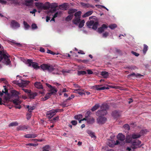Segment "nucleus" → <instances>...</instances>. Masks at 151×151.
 <instances>
[{"label":"nucleus","instance_id":"5fc2aeb1","mask_svg":"<svg viewBox=\"0 0 151 151\" xmlns=\"http://www.w3.org/2000/svg\"><path fill=\"white\" fill-rule=\"evenodd\" d=\"M0 81L1 82L2 81H3L4 83L6 84H7V83H8V82L6 80V79H5V78H1L0 79Z\"/></svg>","mask_w":151,"mask_h":151},{"label":"nucleus","instance_id":"0eeeda50","mask_svg":"<svg viewBox=\"0 0 151 151\" xmlns=\"http://www.w3.org/2000/svg\"><path fill=\"white\" fill-rule=\"evenodd\" d=\"M98 123L103 124L107 120L106 118L105 117L99 116L97 119Z\"/></svg>","mask_w":151,"mask_h":151},{"label":"nucleus","instance_id":"ddd939ff","mask_svg":"<svg viewBox=\"0 0 151 151\" xmlns=\"http://www.w3.org/2000/svg\"><path fill=\"white\" fill-rule=\"evenodd\" d=\"M49 9L50 8L51 9H53V11L54 12L56 11V8L58 6V4L55 3H52L50 4L49 2Z\"/></svg>","mask_w":151,"mask_h":151},{"label":"nucleus","instance_id":"c756f323","mask_svg":"<svg viewBox=\"0 0 151 151\" xmlns=\"http://www.w3.org/2000/svg\"><path fill=\"white\" fill-rule=\"evenodd\" d=\"M98 24L99 23L98 22H94L93 24L92 25V28L95 30H96L97 28Z\"/></svg>","mask_w":151,"mask_h":151},{"label":"nucleus","instance_id":"72a5a7b5","mask_svg":"<svg viewBox=\"0 0 151 151\" xmlns=\"http://www.w3.org/2000/svg\"><path fill=\"white\" fill-rule=\"evenodd\" d=\"M141 137V135L139 134H133L132 135V138L133 139H135L137 138H139Z\"/></svg>","mask_w":151,"mask_h":151},{"label":"nucleus","instance_id":"f8f14e48","mask_svg":"<svg viewBox=\"0 0 151 151\" xmlns=\"http://www.w3.org/2000/svg\"><path fill=\"white\" fill-rule=\"evenodd\" d=\"M29 82L27 81H23L21 83H18L17 84L19 87H21L22 88L26 87L28 84Z\"/></svg>","mask_w":151,"mask_h":151},{"label":"nucleus","instance_id":"f704fd0d","mask_svg":"<svg viewBox=\"0 0 151 151\" xmlns=\"http://www.w3.org/2000/svg\"><path fill=\"white\" fill-rule=\"evenodd\" d=\"M81 11H78L77 12L75 13L74 14V16H75V18H79V19H80L81 18Z\"/></svg>","mask_w":151,"mask_h":151},{"label":"nucleus","instance_id":"3c124183","mask_svg":"<svg viewBox=\"0 0 151 151\" xmlns=\"http://www.w3.org/2000/svg\"><path fill=\"white\" fill-rule=\"evenodd\" d=\"M12 45H15L16 46L18 47H21L22 46V45L20 44V43H15L14 42H12Z\"/></svg>","mask_w":151,"mask_h":151},{"label":"nucleus","instance_id":"e2e57ef3","mask_svg":"<svg viewBox=\"0 0 151 151\" xmlns=\"http://www.w3.org/2000/svg\"><path fill=\"white\" fill-rule=\"evenodd\" d=\"M7 3V1L4 0H0V3L2 4H6Z\"/></svg>","mask_w":151,"mask_h":151},{"label":"nucleus","instance_id":"a18cd8bd","mask_svg":"<svg viewBox=\"0 0 151 151\" xmlns=\"http://www.w3.org/2000/svg\"><path fill=\"white\" fill-rule=\"evenodd\" d=\"M27 108L28 109V111L29 112H31L33 110H34L35 108V107L34 106L31 107V106H27Z\"/></svg>","mask_w":151,"mask_h":151},{"label":"nucleus","instance_id":"c9c22d12","mask_svg":"<svg viewBox=\"0 0 151 151\" xmlns=\"http://www.w3.org/2000/svg\"><path fill=\"white\" fill-rule=\"evenodd\" d=\"M81 5L83 7H85L88 8L90 6L92 7V6H91L89 4H85L83 2H81L80 3Z\"/></svg>","mask_w":151,"mask_h":151},{"label":"nucleus","instance_id":"423d86ee","mask_svg":"<svg viewBox=\"0 0 151 151\" xmlns=\"http://www.w3.org/2000/svg\"><path fill=\"white\" fill-rule=\"evenodd\" d=\"M46 85L50 88L49 92L51 95H55L57 92L58 90L55 86H52L48 83H46Z\"/></svg>","mask_w":151,"mask_h":151},{"label":"nucleus","instance_id":"a211bd4d","mask_svg":"<svg viewBox=\"0 0 151 151\" xmlns=\"http://www.w3.org/2000/svg\"><path fill=\"white\" fill-rule=\"evenodd\" d=\"M37 136V134H27L24 136V137L27 138H34Z\"/></svg>","mask_w":151,"mask_h":151},{"label":"nucleus","instance_id":"338daca9","mask_svg":"<svg viewBox=\"0 0 151 151\" xmlns=\"http://www.w3.org/2000/svg\"><path fill=\"white\" fill-rule=\"evenodd\" d=\"M71 123L73 125H75L77 124V122L76 120H73L71 122Z\"/></svg>","mask_w":151,"mask_h":151},{"label":"nucleus","instance_id":"473e14b6","mask_svg":"<svg viewBox=\"0 0 151 151\" xmlns=\"http://www.w3.org/2000/svg\"><path fill=\"white\" fill-rule=\"evenodd\" d=\"M93 13V11H88L85 14L83 15V17H88L91 15L92 13Z\"/></svg>","mask_w":151,"mask_h":151},{"label":"nucleus","instance_id":"2eb2a0df","mask_svg":"<svg viewBox=\"0 0 151 151\" xmlns=\"http://www.w3.org/2000/svg\"><path fill=\"white\" fill-rule=\"evenodd\" d=\"M112 115L114 118L116 119L120 116V114L118 111L115 110L112 112Z\"/></svg>","mask_w":151,"mask_h":151},{"label":"nucleus","instance_id":"39448f33","mask_svg":"<svg viewBox=\"0 0 151 151\" xmlns=\"http://www.w3.org/2000/svg\"><path fill=\"white\" fill-rule=\"evenodd\" d=\"M27 64H28V66H32L35 69H39L40 67L38 65L37 63L33 62L32 60L31 59H27L26 62Z\"/></svg>","mask_w":151,"mask_h":151},{"label":"nucleus","instance_id":"bf43d9fd","mask_svg":"<svg viewBox=\"0 0 151 151\" xmlns=\"http://www.w3.org/2000/svg\"><path fill=\"white\" fill-rule=\"evenodd\" d=\"M109 35V33L108 32H105L103 34V36L104 37H106Z\"/></svg>","mask_w":151,"mask_h":151},{"label":"nucleus","instance_id":"6e6d98bb","mask_svg":"<svg viewBox=\"0 0 151 151\" xmlns=\"http://www.w3.org/2000/svg\"><path fill=\"white\" fill-rule=\"evenodd\" d=\"M54 110H55V112L56 114L57 112H61L62 111H63V109H54Z\"/></svg>","mask_w":151,"mask_h":151},{"label":"nucleus","instance_id":"aec40b11","mask_svg":"<svg viewBox=\"0 0 151 151\" xmlns=\"http://www.w3.org/2000/svg\"><path fill=\"white\" fill-rule=\"evenodd\" d=\"M28 127V126H20L17 127V129L18 130H24L27 129Z\"/></svg>","mask_w":151,"mask_h":151},{"label":"nucleus","instance_id":"cd10ccee","mask_svg":"<svg viewBox=\"0 0 151 151\" xmlns=\"http://www.w3.org/2000/svg\"><path fill=\"white\" fill-rule=\"evenodd\" d=\"M80 21V19L78 18H75L73 20V22L76 25H78Z\"/></svg>","mask_w":151,"mask_h":151},{"label":"nucleus","instance_id":"4be33fe9","mask_svg":"<svg viewBox=\"0 0 151 151\" xmlns=\"http://www.w3.org/2000/svg\"><path fill=\"white\" fill-rule=\"evenodd\" d=\"M3 87L4 88V90H3L2 91V92L0 91V96H3V93H5V94L7 95L9 94L8 93V90L6 88V86H4Z\"/></svg>","mask_w":151,"mask_h":151},{"label":"nucleus","instance_id":"7ed1b4c3","mask_svg":"<svg viewBox=\"0 0 151 151\" xmlns=\"http://www.w3.org/2000/svg\"><path fill=\"white\" fill-rule=\"evenodd\" d=\"M49 2H46L43 4L42 3L35 2V5L37 8L39 10H47L49 9Z\"/></svg>","mask_w":151,"mask_h":151},{"label":"nucleus","instance_id":"a19ab883","mask_svg":"<svg viewBox=\"0 0 151 151\" xmlns=\"http://www.w3.org/2000/svg\"><path fill=\"white\" fill-rule=\"evenodd\" d=\"M85 22L84 20H83L81 21H80L79 22V24L78 27L80 28H82L84 25V23H85Z\"/></svg>","mask_w":151,"mask_h":151},{"label":"nucleus","instance_id":"1a4fd4ad","mask_svg":"<svg viewBox=\"0 0 151 151\" xmlns=\"http://www.w3.org/2000/svg\"><path fill=\"white\" fill-rule=\"evenodd\" d=\"M13 102L16 105H19L18 106H15V107L16 108L20 109L21 107L19 104L21 103V101L18 99H15L13 100Z\"/></svg>","mask_w":151,"mask_h":151},{"label":"nucleus","instance_id":"5701e85b","mask_svg":"<svg viewBox=\"0 0 151 151\" xmlns=\"http://www.w3.org/2000/svg\"><path fill=\"white\" fill-rule=\"evenodd\" d=\"M101 74L104 78H108L109 76L108 72L105 71H102Z\"/></svg>","mask_w":151,"mask_h":151},{"label":"nucleus","instance_id":"dca6fc26","mask_svg":"<svg viewBox=\"0 0 151 151\" xmlns=\"http://www.w3.org/2000/svg\"><path fill=\"white\" fill-rule=\"evenodd\" d=\"M37 95V93H36L32 92L31 90H30V92H29V93L28 94V96L30 99H34Z\"/></svg>","mask_w":151,"mask_h":151},{"label":"nucleus","instance_id":"c03bdc74","mask_svg":"<svg viewBox=\"0 0 151 151\" xmlns=\"http://www.w3.org/2000/svg\"><path fill=\"white\" fill-rule=\"evenodd\" d=\"M86 72L84 71H78V75H84L86 74Z\"/></svg>","mask_w":151,"mask_h":151},{"label":"nucleus","instance_id":"49530a36","mask_svg":"<svg viewBox=\"0 0 151 151\" xmlns=\"http://www.w3.org/2000/svg\"><path fill=\"white\" fill-rule=\"evenodd\" d=\"M117 27V25L115 24H111L109 26V27L111 29H114Z\"/></svg>","mask_w":151,"mask_h":151},{"label":"nucleus","instance_id":"69168bd1","mask_svg":"<svg viewBox=\"0 0 151 151\" xmlns=\"http://www.w3.org/2000/svg\"><path fill=\"white\" fill-rule=\"evenodd\" d=\"M37 12V10L35 9H34L32 11H30V13L31 14H34V16H35V13Z\"/></svg>","mask_w":151,"mask_h":151},{"label":"nucleus","instance_id":"f03ea898","mask_svg":"<svg viewBox=\"0 0 151 151\" xmlns=\"http://www.w3.org/2000/svg\"><path fill=\"white\" fill-rule=\"evenodd\" d=\"M7 55L8 54L3 51H0V62L2 60L4 64L8 65L10 63L11 61Z\"/></svg>","mask_w":151,"mask_h":151},{"label":"nucleus","instance_id":"680f3d73","mask_svg":"<svg viewBox=\"0 0 151 151\" xmlns=\"http://www.w3.org/2000/svg\"><path fill=\"white\" fill-rule=\"evenodd\" d=\"M32 27L33 29H35L37 27V25L35 23H33L32 24Z\"/></svg>","mask_w":151,"mask_h":151},{"label":"nucleus","instance_id":"f257e3e1","mask_svg":"<svg viewBox=\"0 0 151 151\" xmlns=\"http://www.w3.org/2000/svg\"><path fill=\"white\" fill-rule=\"evenodd\" d=\"M101 109L98 110L96 113L98 116L105 115L107 114V110L109 109V106L107 104H103L100 106Z\"/></svg>","mask_w":151,"mask_h":151},{"label":"nucleus","instance_id":"37998d69","mask_svg":"<svg viewBox=\"0 0 151 151\" xmlns=\"http://www.w3.org/2000/svg\"><path fill=\"white\" fill-rule=\"evenodd\" d=\"M18 125V123L15 122H12L11 123H10L9 125V127H13L14 126H17Z\"/></svg>","mask_w":151,"mask_h":151},{"label":"nucleus","instance_id":"6e6552de","mask_svg":"<svg viewBox=\"0 0 151 151\" xmlns=\"http://www.w3.org/2000/svg\"><path fill=\"white\" fill-rule=\"evenodd\" d=\"M10 25L12 27L14 28H18L20 26V24L14 20H12V21Z\"/></svg>","mask_w":151,"mask_h":151},{"label":"nucleus","instance_id":"09e8293b","mask_svg":"<svg viewBox=\"0 0 151 151\" xmlns=\"http://www.w3.org/2000/svg\"><path fill=\"white\" fill-rule=\"evenodd\" d=\"M82 117V115L81 114H79L75 116V119H80Z\"/></svg>","mask_w":151,"mask_h":151},{"label":"nucleus","instance_id":"052dcab7","mask_svg":"<svg viewBox=\"0 0 151 151\" xmlns=\"http://www.w3.org/2000/svg\"><path fill=\"white\" fill-rule=\"evenodd\" d=\"M47 52L48 53H50V54L53 55H54L55 54V53H54V52H53L51 51V50H47Z\"/></svg>","mask_w":151,"mask_h":151},{"label":"nucleus","instance_id":"603ef678","mask_svg":"<svg viewBox=\"0 0 151 151\" xmlns=\"http://www.w3.org/2000/svg\"><path fill=\"white\" fill-rule=\"evenodd\" d=\"M31 116V113L30 112H29L27 114V119L29 120Z\"/></svg>","mask_w":151,"mask_h":151},{"label":"nucleus","instance_id":"9d476101","mask_svg":"<svg viewBox=\"0 0 151 151\" xmlns=\"http://www.w3.org/2000/svg\"><path fill=\"white\" fill-rule=\"evenodd\" d=\"M54 109H52L47 114V117L49 119H50L52 117L55 115L56 114L55 111Z\"/></svg>","mask_w":151,"mask_h":151},{"label":"nucleus","instance_id":"412c9836","mask_svg":"<svg viewBox=\"0 0 151 151\" xmlns=\"http://www.w3.org/2000/svg\"><path fill=\"white\" fill-rule=\"evenodd\" d=\"M94 87H95V89L97 90H101L105 89H109L108 87H106L105 86L100 87V86L99 85H96L94 86Z\"/></svg>","mask_w":151,"mask_h":151},{"label":"nucleus","instance_id":"79ce46f5","mask_svg":"<svg viewBox=\"0 0 151 151\" xmlns=\"http://www.w3.org/2000/svg\"><path fill=\"white\" fill-rule=\"evenodd\" d=\"M148 46L147 45L145 44L144 45V47L143 50V51L144 54L146 53L147 51L148 50Z\"/></svg>","mask_w":151,"mask_h":151},{"label":"nucleus","instance_id":"f3484780","mask_svg":"<svg viewBox=\"0 0 151 151\" xmlns=\"http://www.w3.org/2000/svg\"><path fill=\"white\" fill-rule=\"evenodd\" d=\"M33 2V0H25L24 4L27 6H30Z\"/></svg>","mask_w":151,"mask_h":151},{"label":"nucleus","instance_id":"9b49d317","mask_svg":"<svg viewBox=\"0 0 151 151\" xmlns=\"http://www.w3.org/2000/svg\"><path fill=\"white\" fill-rule=\"evenodd\" d=\"M108 28L107 26L105 24H103L98 29V31L99 33H101L104 32L105 29H106Z\"/></svg>","mask_w":151,"mask_h":151},{"label":"nucleus","instance_id":"20e7f679","mask_svg":"<svg viewBox=\"0 0 151 151\" xmlns=\"http://www.w3.org/2000/svg\"><path fill=\"white\" fill-rule=\"evenodd\" d=\"M40 68L43 70H47L50 72H52L55 69L53 65L50 64H42L41 65Z\"/></svg>","mask_w":151,"mask_h":151},{"label":"nucleus","instance_id":"b1692460","mask_svg":"<svg viewBox=\"0 0 151 151\" xmlns=\"http://www.w3.org/2000/svg\"><path fill=\"white\" fill-rule=\"evenodd\" d=\"M141 143V141L139 140H134L132 143V145L133 146H138Z\"/></svg>","mask_w":151,"mask_h":151},{"label":"nucleus","instance_id":"bb28decb","mask_svg":"<svg viewBox=\"0 0 151 151\" xmlns=\"http://www.w3.org/2000/svg\"><path fill=\"white\" fill-rule=\"evenodd\" d=\"M87 119V122L89 124L93 123L94 122V119L92 117L88 116Z\"/></svg>","mask_w":151,"mask_h":151},{"label":"nucleus","instance_id":"7c9ffc66","mask_svg":"<svg viewBox=\"0 0 151 151\" xmlns=\"http://www.w3.org/2000/svg\"><path fill=\"white\" fill-rule=\"evenodd\" d=\"M75 91H76V93H78L79 94H80L82 96L84 94V93L83 92H82L81 91H83V90H82V89H80V88H78V89H75Z\"/></svg>","mask_w":151,"mask_h":151},{"label":"nucleus","instance_id":"a878e982","mask_svg":"<svg viewBox=\"0 0 151 151\" xmlns=\"http://www.w3.org/2000/svg\"><path fill=\"white\" fill-rule=\"evenodd\" d=\"M100 105L99 104H96L94 106L92 107L91 110L93 112L94 111L98 109Z\"/></svg>","mask_w":151,"mask_h":151},{"label":"nucleus","instance_id":"393cba45","mask_svg":"<svg viewBox=\"0 0 151 151\" xmlns=\"http://www.w3.org/2000/svg\"><path fill=\"white\" fill-rule=\"evenodd\" d=\"M51 96L52 95L49 93H47L46 94L45 97L42 99V100L45 101L49 99Z\"/></svg>","mask_w":151,"mask_h":151},{"label":"nucleus","instance_id":"13d9d810","mask_svg":"<svg viewBox=\"0 0 151 151\" xmlns=\"http://www.w3.org/2000/svg\"><path fill=\"white\" fill-rule=\"evenodd\" d=\"M131 53L133 55H135L137 57L139 55V54L134 52L133 51H132Z\"/></svg>","mask_w":151,"mask_h":151},{"label":"nucleus","instance_id":"e433bc0d","mask_svg":"<svg viewBox=\"0 0 151 151\" xmlns=\"http://www.w3.org/2000/svg\"><path fill=\"white\" fill-rule=\"evenodd\" d=\"M77 11V10L75 9H69L68 11V14H72Z\"/></svg>","mask_w":151,"mask_h":151},{"label":"nucleus","instance_id":"0e129e2a","mask_svg":"<svg viewBox=\"0 0 151 151\" xmlns=\"http://www.w3.org/2000/svg\"><path fill=\"white\" fill-rule=\"evenodd\" d=\"M49 148V146L48 145H46L43 147V150H49L48 149Z\"/></svg>","mask_w":151,"mask_h":151},{"label":"nucleus","instance_id":"c85d7f7f","mask_svg":"<svg viewBox=\"0 0 151 151\" xmlns=\"http://www.w3.org/2000/svg\"><path fill=\"white\" fill-rule=\"evenodd\" d=\"M94 22L93 20H91L89 22H87L86 24L87 27H88L89 28H91V27L93 25V24Z\"/></svg>","mask_w":151,"mask_h":151},{"label":"nucleus","instance_id":"6ab92c4d","mask_svg":"<svg viewBox=\"0 0 151 151\" xmlns=\"http://www.w3.org/2000/svg\"><path fill=\"white\" fill-rule=\"evenodd\" d=\"M118 139L121 141H123L125 139V136L122 133H119L117 136Z\"/></svg>","mask_w":151,"mask_h":151},{"label":"nucleus","instance_id":"de8ad7c7","mask_svg":"<svg viewBox=\"0 0 151 151\" xmlns=\"http://www.w3.org/2000/svg\"><path fill=\"white\" fill-rule=\"evenodd\" d=\"M23 24L25 27L26 28L28 29L30 27L29 25L26 22L24 21Z\"/></svg>","mask_w":151,"mask_h":151},{"label":"nucleus","instance_id":"4c0bfd02","mask_svg":"<svg viewBox=\"0 0 151 151\" xmlns=\"http://www.w3.org/2000/svg\"><path fill=\"white\" fill-rule=\"evenodd\" d=\"M87 133L88 134L92 137H96L94 135V133L91 131L88 130L87 131Z\"/></svg>","mask_w":151,"mask_h":151},{"label":"nucleus","instance_id":"8fccbe9b","mask_svg":"<svg viewBox=\"0 0 151 151\" xmlns=\"http://www.w3.org/2000/svg\"><path fill=\"white\" fill-rule=\"evenodd\" d=\"M123 127L126 130H129L130 129L129 127L128 124H126L123 126Z\"/></svg>","mask_w":151,"mask_h":151},{"label":"nucleus","instance_id":"ea45409f","mask_svg":"<svg viewBox=\"0 0 151 151\" xmlns=\"http://www.w3.org/2000/svg\"><path fill=\"white\" fill-rule=\"evenodd\" d=\"M73 14H70L66 18L65 20L67 21H70L73 18Z\"/></svg>","mask_w":151,"mask_h":151},{"label":"nucleus","instance_id":"2f4dec72","mask_svg":"<svg viewBox=\"0 0 151 151\" xmlns=\"http://www.w3.org/2000/svg\"><path fill=\"white\" fill-rule=\"evenodd\" d=\"M66 100L65 101H64L63 102L61 103L60 104L61 106H62L63 108L67 107L69 106V105L67 103H66Z\"/></svg>","mask_w":151,"mask_h":151},{"label":"nucleus","instance_id":"774afa93","mask_svg":"<svg viewBox=\"0 0 151 151\" xmlns=\"http://www.w3.org/2000/svg\"><path fill=\"white\" fill-rule=\"evenodd\" d=\"M58 118L59 116H57L56 117H54L51 120V121L52 122H53L54 121L58 120Z\"/></svg>","mask_w":151,"mask_h":151},{"label":"nucleus","instance_id":"58836bf2","mask_svg":"<svg viewBox=\"0 0 151 151\" xmlns=\"http://www.w3.org/2000/svg\"><path fill=\"white\" fill-rule=\"evenodd\" d=\"M11 93L13 96H17L19 94V93L18 91L15 90H12Z\"/></svg>","mask_w":151,"mask_h":151},{"label":"nucleus","instance_id":"4d7b16f0","mask_svg":"<svg viewBox=\"0 0 151 151\" xmlns=\"http://www.w3.org/2000/svg\"><path fill=\"white\" fill-rule=\"evenodd\" d=\"M75 96L74 95L71 94L68 98L66 99V101H68L70 100L71 99L73 98Z\"/></svg>","mask_w":151,"mask_h":151},{"label":"nucleus","instance_id":"864d4df0","mask_svg":"<svg viewBox=\"0 0 151 151\" xmlns=\"http://www.w3.org/2000/svg\"><path fill=\"white\" fill-rule=\"evenodd\" d=\"M22 90L25 93H27V95L29 93V92H30V90L24 88H22Z\"/></svg>","mask_w":151,"mask_h":151},{"label":"nucleus","instance_id":"4468645a","mask_svg":"<svg viewBox=\"0 0 151 151\" xmlns=\"http://www.w3.org/2000/svg\"><path fill=\"white\" fill-rule=\"evenodd\" d=\"M34 85L35 87L38 89H43V86L41 83L40 82H36L34 83Z\"/></svg>","mask_w":151,"mask_h":151}]
</instances>
